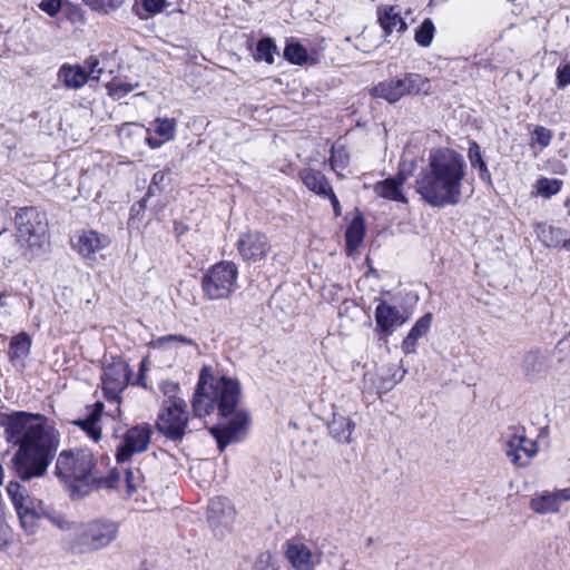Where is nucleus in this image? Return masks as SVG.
Segmentation results:
<instances>
[{"mask_svg": "<svg viewBox=\"0 0 570 570\" xmlns=\"http://www.w3.org/2000/svg\"><path fill=\"white\" fill-rule=\"evenodd\" d=\"M153 435L151 426L148 423L137 424L128 429L119 444L116 446V460L118 463H125L134 454L145 452L150 443Z\"/></svg>", "mask_w": 570, "mask_h": 570, "instance_id": "obj_10", "label": "nucleus"}, {"mask_svg": "<svg viewBox=\"0 0 570 570\" xmlns=\"http://www.w3.org/2000/svg\"><path fill=\"white\" fill-rule=\"evenodd\" d=\"M176 337H177L176 342H178V343H181L185 345H190V346H197V343L194 340H191L185 335L176 334Z\"/></svg>", "mask_w": 570, "mask_h": 570, "instance_id": "obj_58", "label": "nucleus"}, {"mask_svg": "<svg viewBox=\"0 0 570 570\" xmlns=\"http://www.w3.org/2000/svg\"><path fill=\"white\" fill-rule=\"evenodd\" d=\"M407 180V174L399 170L395 175L374 184V193L384 199L407 204V197L403 193V186Z\"/></svg>", "mask_w": 570, "mask_h": 570, "instance_id": "obj_14", "label": "nucleus"}, {"mask_svg": "<svg viewBox=\"0 0 570 570\" xmlns=\"http://www.w3.org/2000/svg\"><path fill=\"white\" fill-rule=\"evenodd\" d=\"M119 535V523L110 519H95L75 528L70 539L73 553H94L109 547Z\"/></svg>", "mask_w": 570, "mask_h": 570, "instance_id": "obj_6", "label": "nucleus"}, {"mask_svg": "<svg viewBox=\"0 0 570 570\" xmlns=\"http://www.w3.org/2000/svg\"><path fill=\"white\" fill-rule=\"evenodd\" d=\"M92 11L109 13L120 8L126 0H81Z\"/></svg>", "mask_w": 570, "mask_h": 570, "instance_id": "obj_37", "label": "nucleus"}, {"mask_svg": "<svg viewBox=\"0 0 570 570\" xmlns=\"http://www.w3.org/2000/svg\"><path fill=\"white\" fill-rule=\"evenodd\" d=\"M466 164L463 156L450 148L433 149L428 165L415 180L416 193L432 207L455 206L461 200Z\"/></svg>", "mask_w": 570, "mask_h": 570, "instance_id": "obj_3", "label": "nucleus"}, {"mask_svg": "<svg viewBox=\"0 0 570 570\" xmlns=\"http://www.w3.org/2000/svg\"><path fill=\"white\" fill-rule=\"evenodd\" d=\"M237 248L244 261L256 262L266 257L269 252L267 237L259 232H248L239 235Z\"/></svg>", "mask_w": 570, "mask_h": 570, "instance_id": "obj_12", "label": "nucleus"}, {"mask_svg": "<svg viewBox=\"0 0 570 570\" xmlns=\"http://www.w3.org/2000/svg\"><path fill=\"white\" fill-rule=\"evenodd\" d=\"M277 53V45L271 37H263L256 43L253 57L257 61H265L268 65L274 63V56Z\"/></svg>", "mask_w": 570, "mask_h": 570, "instance_id": "obj_28", "label": "nucleus"}, {"mask_svg": "<svg viewBox=\"0 0 570 570\" xmlns=\"http://www.w3.org/2000/svg\"><path fill=\"white\" fill-rule=\"evenodd\" d=\"M96 459L91 450L77 448L62 450L56 461L55 474L62 482L71 500H80L94 490L102 488L95 470Z\"/></svg>", "mask_w": 570, "mask_h": 570, "instance_id": "obj_4", "label": "nucleus"}, {"mask_svg": "<svg viewBox=\"0 0 570 570\" xmlns=\"http://www.w3.org/2000/svg\"><path fill=\"white\" fill-rule=\"evenodd\" d=\"M520 452H523L528 458H533L538 452V444L535 441L529 440L523 433L515 432L507 442L505 454L513 464L524 466L527 461H522Z\"/></svg>", "mask_w": 570, "mask_h": 570, "instance_id": "obj_16", "label": "nucleus"}, {"mask_svg": "<svg viewBox=\"0 0 570 570\" xmlns=\"http://www.w3.org/2000/svg\"><path fill=\"white\" fill-rule=\"evenodd\" d=\"M430 94L431 83L429 78L416 72H407L402 77L381 81L370 90L373 98L384 99L389 104H395L405 96H428Z\"/></svg>", "mask_w": 570, "mask_h": 570, "instance_id": "obj_7", "label": "nucleus"}, {"mask_svg": "<svg viewBox=\"0 0 570 570\" xmlns=\"http://www.w3.org/2000/svg\"><path fill=\"white\" fill-rule=\"evenodd\" d=\"M350 160V156L344 147L335 148L332 147L330 166L333 170L337 168L344 169Z\"/></svg>", "mask_w": 570, "mask_h": 570, "instance_id": "obj_41", "label": "nucleus"}, {"mask_svg": "<svg viewBox=\"0 0 570 570\" xmlns=\"http://www.w3.org/2000/svg\"><path fill=\"white\" fill-rule=\"evenodd\" d=\"M145 208H140L139 205H138V202L132 205L131 207V216H138L140 214L141 210H144Z\"/></svg>", "mask_w": 570, "mask_h": 570, "instance_id": "obj_60", "label": "nucleus"}, {"mask_svg": "<svg viewBox=\"0 0 570 570\" xmlns=\"http://www.w3.org/2000/svg\"><path fill=\"white\" fill-rule=\"evenodd\" d=\"M77 426L83 430L87 435L94 441H99L101 439V429L98 425V422L92 421L88 417L79 419L73 422Z\"/></svg>", "mask_w": 570, "mask_h": 570, "instance_id": "obj_40", "label": "nucleus"}, {"mask_svg": "<svg viewBox=\"0 0 570 570\" xmlns=\"http://www.w3.org/2000/svg\"><path fill=\"white\" fill-rule=\"evenodd\" d=\"M406 321L396 306L390 305L386 301L380 299L375 307V331L382 335L390 336L395 326L404 324Z\"/></svg>", "mask_w": 570, "mask_h": 570, "instance_id": "obj_15", "label": "nucleus"}, {"mask_svg": "<svg viewBox=\"0 0 570 570\" xmlns=\"http://www.w3.org/2000/svg\"><path fill=\"white\" fill-rule=\"evenodd\" d=\"M286 558L296 570H312V552L303 543H289L286 549Z\"/></svg>", "mask_w": 570, "mask_h": 570, "instance_id": "obj_22", "label": "nucleus"}, {"mask_svg": "<svg viewBox=\"0 0 570 570\" xmlns=\"http://www.w3.org/2000/svg\"><path fill=\"white\" fill-rule=\"evenodd\" d=\"M365 236V220L363 215L357 212L345 230V245L348 252H354L363 242Z\"/></svg>", "mask_w": 570, "mask_h": 570, "instance_id": "obj_24", "label": "nucleus"}, {"mask_svg": "<svg viewBox=\"0 0 570 570\" xmlns=\"http://www.w3.org/2000/svg\"><path fill=\"white\" fill-rule=\"evenodd\" d=\"M327 428L331 436L338 443L350 444L352 442L351 435L355 423L348 416L334 412Z\"/></svg>", "mask_w": 570, "mask_h": 570, "instance_id": "obj_20", "label": "nucleus"}, {"mask_svg": "<svg viewBox=\"0 0 570 570\" xmlns=\"http://www.w3.org/2000/svg\"><path fill=\"white\" fill-rule=\"evenodd\" d=\"M570 85V63L558 67L557 69V86L564 88Z\"/></svg>", "mask_w": 570, "mask_h": 570, "instance_id": "obj_46", "label": "nucleus"}, {"mask_svg": "<svg viewBox=\"0 0 570 570\" xmlns=\"http://www.w3.org/2000/svg\"><path fill=\"white\" fill-rule=\"evenodd\" d=\"M63 1L65 0H41L38 7L49 17L55 18L61 11Z\"/></svg>", "mask_w": 570, "mask_h": 570, "instance_id": "obj_43", "label": "nucleus"}, {"mask_svg": "<svg viewBox=\"0 0 570 570\" xmlns=\"http://www.w3.org/2000/svg\"><path fill=\"white\" fill-rule=\"evenodd\" d=\"M139 87V82H126L120 80H112L106 85L108 95L116 100L122 99L129 92Z\"/></svg>", "mask_w": 570, "mask_h": 570, "instance_id": "obj_35", "label": "nucleus"}, {"mask_svg": "<svg viewBox=\"0 0 570 570\" xmlns=\"http://www.w3.org/2000/svg\"><path fill=\"white\" fill-rule=\"evenodd\" d=\"M167 170H158L154 174L150 185L148 186L147 193L145 196L138 202L140 208L146 207L147 200L153 196H158L161 194L164 187L163 183L167 176Z\"/></svg>", "mask_w": 570, "mask_h": 570, "instance_id": "obj_34", "label": "nucleus"}, {"mask_svg": "<svg viewBox=\"0 0 570 570\" xmlns=\"http://www.w3.org/2000/svg\"><path fill=\"white\" fill-rule=\"evenodd\" d=\"M120 472L112 470L108 476L98 475V479L102 482V488L115 489L120 481Z\"/></svg>", "mask_w": 570, "mask_h": 570, "instance_id": "obj_48", "label": "nucleus"}, {"mask_svg": "<svg viewBox=\"0 0 570 570\" xmlns=\"http://www.w3.org/2000/svg\"><path fill=\"white\" fill-rule=\"evenodd\" d=\"M145 141L149 146V148H151V149H158V148H160L164 145V142H166L165 139H158V138L153 137V136L146 137Z\"/></svg>", "mask_w": 570, "mask_h": 570, "instance_id": "obj_57", "label": "nucleus"}, {"mask_svg": "<svg viewBox=\"0 0 570 570\" xmlns=\"http://www.w3.org/2000/svg\"><path fill=\"white\" fill-rule=\"evenodd\" d=\"M435 35V26L431 18H425L421 24L415 29L414 40L423 48L431 46Z\"/></svg>", "mask_w": 570, "mask_h": 570, "instance_id": "obj_31", "label": "nucleus"}, {"mask_svg": "<svg viewBox=\"0 0 570 570\" xmlns=\"http://www.w3.org/2000/svg\"><path fill=\"white\" fill-rule=\"evenodd\" d=\"M476 170L479 171V177L482 181H484L487 185L492 186V176L488 168V165H483L482 167H478Z\"/></svg>", "mask_w": 570, "mask_h": 570, "instance_id": "obj_54", "label": "nucleus"}, {"mask_svg": "<svg viewBox=\"0 0 570 570\" xmlns=\"http://www.w3.org/2000/svg\"><path fill=\"white\" fill-rule=\"evenodd\" d=\"M401 380H402V375H400L397 379H395V374H393V376L391 379H383L380 387L385 391H389V390L393 389L397 384V382H400Z\"/></svg>", "mask_w": 570, "mask_h": 570, "instance_id": "obj_56", "label": "nucleus"}, {"mask_svg": "<svg viewBox=\"0 0 570 570\" xmlns=\"http://www.w3.org/2000/svg\"><path fill=\"white\" fill-rule=\"evenodd\" d=\"M298 176L304 186L321 198H325L333 189L330 180L321 170L304 168L299 171Z\"/></svg>", "mask_w": 570, "mask_h": 570, "instance_id": "obj_18", "label": "nucleus"}, {"mask_svg": "<svg viewBox=\"0 0 570 570\" xmlns=\"http://www.w3.org/2000/svg\"><path fill=\"white\" fill-rule=\"evenodd\" d=\"M47 518L55 524L57 525L59 529H68V525H69V522L65 519V517L62 514H59V513H52V514H47Z\"/></svg>", "mask_w": 570, "mask_h": 570, "instance_id": "obj_50", "label": "nucleus"}, {"mask_svg": "<svg viewBox=\"0 0 570 570\" xmlns=\"http://www.w3.org/2000/svg\"><path fill=\"white\" fill-rule=\"evenodd\" d=\"M165 2L166 0H141V6L148 14H156L163 10Z\"/></svg>", "mask_w": 570, "mask_h": 570, "instance_id": "obj_47", "label": "nucleus"}, {"mask_svg": "<svg viewBox=\"0 0 570 570\" xmlns=\"http://www.w3.org/2000/svg\"><path fill=\"white\" fill-rule=\"evenodd\" d=\"M17 253L26 258L43 248L48 242L46 213L36 207H22L14 216Z\"/></svg>", "mask_w": 570, "mask_h": 570, "instance_id": "obj_5", "label": "nucleus"}, {"mask_svg": "<svg viewBox=\"0 0 570 570\" xmlns=\"http://www.w3.org/2000/svg\"><path fill=\"white\" fill-rule=\"evenodd\" d=\"M16 511L20 519L22 528L32 533L36 528V521L39 518L38 513L35 511V509L28 505L21 507L20 510Z\"/></svg>", "mask_w": 570, "mask_h": 570, "instance_id": "obj_38", "label": "nucleus"}, {"mask_svg": "<svg viewBox=\"0 0 570 570\" xmlns=\"http://www.w3.org/2000/svg\"><path fill=\"white\" fill-rule=\"evenodd\" d=\"M6 490L16 510H20L21 507L27 505V501L29 500L27 489L18 481H10Z\"/></svg>", "mask_w": 570, "mask_h": 570, "instance_id": "obj_32", "label": "nucleus"}, {"mask_svg": "<svg viewBox=\"0 0 570 570\" xmlns=\"http://www.w3.org/2000/svg\"><path fill=\"white\" fill-rule=\"evenodd\" d=\"M538 237L547 247H558L562 244L563 247L570 248V239L566 238V233L552 225H538Z\"/></svg>", "mask_w": 570, "mask_h": 570, "instance_id": "obj_25", "label": "nucleus"}, {"mask_svg": "<svg viewBox=\"0 0 570 570\" xmlns=\"http://www.w3.org/2000/svg\"><path fill=\"white\" fill-rule=\"evenodd\" d=\"M177 120L174 118H156L154 121V132L163 137L166 141L175 138Z\"/></svg>", "mask_w": 570, "mask_h": 570, "instance_id": "obj_33", "label": "nucleus"}, {"mask_svg": "<svg viewBox=\"0 0 570 570\" xmlns=\"http://www.w3.org/2000/svg\"><path fill=\"white\" fill-rule=\"evenodd\" d=\"M160 390L168 397V400L164 404H169L171 400H178L176 396L179 391V384L173 381H165L160 384Z\"/></svg>", "mask_w": 570, "mask_h": 570, "instance_id": "obj_45", "label": "nucleus"}, {"mask_svg": "<svg viewBox=\"0 0 570 570\" xmlns=\"http://www.w3.org/2000/svg\"><path fill=\"white\" fill-rule=\"evenodd\" d=\"M186 407L187 404L183 399L164 404L156 422L158 432L173 442L181 441L188 426Z\"/></svg>", "mask_w": 570, "mask_h": 570, "instance_id": "obj_9", "label": "nucleus"}, {"mask_svg": "<svg viewBox=\"0 0 570 570\" xmlns=\"http://www.w3.org/2000/svg\"><path fill=\"white\" fill-rule=\"evenodd\" d=\"M271 554L268 552L261 553L256 560L255 568L257 570H265L268 567Z\"/></svg>", "mask_w": 570, "mask_h": 570, "instance_id": "obj_55", "label": "nucleus"}, {"mask_svg": "<svg viewBox=\"0 0 570 570\" xmlns=\"http://www.w3.org/2000/svg\"><path fill=\"white\" fill-rule=\"evenodd\" d=\"M144 377H145V375H144V362H141V366H140V371H139V375L137 377L136 384L145 386Z\"/></svg>", "mask_w": 570, "mask_h": 570, "instance_id": "obj_59", "label": "nucleus"}, {"mask_svg": "<svg viewBox=\"0 0 570 570\" xmlns=\"http://www.w3.org/2000/svg\"><path fill=\"white\" fill-rule=\"evenodd\" d=\"M9 442L18 445L10 469L20 481L43 476L60 445L58 430L41 414L16 411L1 419Z\"/></svg>", "mask_w": 570, "mask_h": 570, "instance_id": "obj_2", "label": "nucleus"}, {"mask_svg": "<svg viewBox=\"0 0 570 570\" xmlns=\"http://www.w3.org/2000/svg\"><path fill=\"white\" fill-rule=\"evenodd\" d=\"M570 501V488L557 490L554 492L542 491L531 498L529 508L538 514H551L560 511L562 502Z\"/></svg>", "mask_w": 570, "mask_h": 570, "instance_id": "obj_13", "label": "nucleus"}, {"mask_svg": "<svg viewBox=\"0 0 570 570\" xmlns=\"http://www.w3.org/2000/svg\"><path fill=\"white\" fill-rule=\"evenodd\" d=\"M283 56L288 62L297 66H302L308 60L306 48L297 41L287 42Z\"/></svg>", "mask_w": 570, "mask_h": 570, "instance_id": "obj_30", "label": "nucleus"}, {"mask_svg": "<svg viewBox=\"0 0 570 570\" xmlns=\"http://www.w3.org/2000/svg\"><path fill=\"white\" fill-rule=\"evenodd\" d=\"M566 207L568 208V214L570 215V197L567 198L566 203H564Z\"/></svg>", "mask_w": 570, "mask_h": 570, "instance_id": "obj_62", "label": "nucleus"}, {"mask_svg": "<svg viewBox=\"0 0 570 570\" xmlns=\"http://www.w3.org/2000/svg\"><path fill=\"white\" fill-rule=\"evenodd\" d=\"M7 306V294L4 292L0 293V307Z\"/></svg>", "mask_w": 570, "mask_h": 570, "instance_id": "obj_61", "label": "nucleus"}, {"mask_svg": "<svg viewBox=\"0 0 570 570\" xmlns=\"http://www.w3.org/2000/svg\"><path fill=\"white\" fill-rule=\"evenodd\" d=\"M176 334L159 336L153 342L154 347H165L168 343H176Z\"/></svg>", "mask_w": 570, "mask_h": 570, "instance_id": "obj_52", "label": "nucleus"}, {"mask_svg": "<svg viewBox=\"0 0 570 570\" xmlns=\"http://www.w3.org/2000/svg\"><path fill=\"white\" fill-rule=\"evenodd\" d=\"M144 481V475L138 468H128L125 473L127 493L130 495L138 490Z\"/></svg>", "mask_w": 570, "mask_h": 570, "instance_id": "obj_39", "label": "nucleus"}, {"mask_svg": "<svg viewBox=\"0 0 570 570\" xmlns=\"http://www.w3.org/2000/svg\"><path fill=\"white\" fill-rule=\"evenodd\" d=\"M31 337L27 332H20L12 336L9 343V358L10 361L21 360L27 357L31 351Z\"/></svg>", "mask_w": 570, "mask_h": 570, "instance_id": "obj_27", "label": "nucleus"}, {"mask_svg": "<svg viewBox=\"0 0 570 570\" xmlns=\"http://www.w3.org/2000/svg\"><path fill=\"white\" fill-rule=\"evenodd\" d=\"M533 135H534L535 141L541 147H548L550 145L551 138H552V132L550 129L542 127V126H537L533 131Z\"/></svg>", "mask_w": 570, "mask_h": 570, "instance_id": "obj_44", "label": "nucleus"}, {"mask_svg": "<svg viewBox=\"0 0 570 570\" xmlns=\"http://www.w3.org/2000/svg\"><path fill=\"white\" fill-rule=\"evenodd\" d=\"M237 278L238 267L234 262L216 263L202 277L204 295L210 301L228 298L238 288Z\"/></svg>", "mask_w": 570, "mask_h": 570, "instance_id": "obj_8", "label": "nucleus"}, {"mask_svg": "<svg viewBox=\"0 0 570 570\" xmlns=\"http://www.w3.org/2000/svg\"><path fill=\"white\" fill-rule=\"evenodd\" d=\"M468 158L474 169L487 164L482 157L481 147L475 140H469Z\"/></svg>", "mask_w": 570, "mask_h": 570, "instance_id": "obj_42", "label": "nucleus"}, {"mask_svg": "<svg viewBox=\"0 0 570 570\" xmlns=\"http://www.w3.org/2000/svg\"><path fill=\"white\" fill-rule=\"evenodd\" d=\"M85 63H86V67L89 69V72H87L89 75V77H91L94 79H99V77L102 73V69L99 68L100 63H99L98 58L91 56L88 59H86Z\"/></svg>", "mask_w": 570, "mask_h": 570, "instance_id": "obj_49", "label": "nucleus"}, {"mask_svg": "<svg viewBox=\"0 0 570 570\" xmlns=\"http://www.w3.org/2000/svg\"><path fill=\"white\" fill-rule=\"evenodd\" d=\"M432 313H425L421 316L415 324L412 326L407 335L402 342V350L406 354L414 353L416 351V344L430 330L432 324Z\"/></svg>", "mask_w": 570, "mask_h": 570, "instance_id": "obj_21", "label": "nucleus"}, {"mask_svg": "<svg viewBox=\"0 0 570 570\" xmlns=\"http://www.w3.org/2000/svg\"><path fill=\"white\" fill-rule=\"evenodd\" d=\"M562 181L557 178L541 177L537 181V191L539 195L550 198L561 190Z\"/></svg>", "mask_w": 570, "mask_h": 570, "instance_id": "obj_36", "label": "nucleus"}, {"mask_svg": "<svg viewBox=\"0 0 570 570\" xmlns=\"http://www.w3.org/2000/svg\"><path fill=\"white\" fill-rule=\"evenodd\" d=\"M376 17L385 38L391 36L393 31L404 33L409 28L400 11L396 10V6H379L376 8Z\"/></svg>", "mask_w": 570, "mask_h": 570, "instance_id": "obj_17", "label": "nucleus"}, {"mask_svg": "<svg viewBox=\"0 0 570 570\" xmlns=\"http://www.w3.org/2000/svg\"><path fill=\"white\" fill-rule=\"evenodd\" d=\"M325 198H327L331 202L334 216L340 217L342 215V207H341L340 200H338L337 196L335 195L334 190L332 189L328 193V195H326Z\"/></svg>", "mask_w": 570, "mask_h": 570, "instance_id": "obj_51", "label": "nucleus"}, {"mask_svg": "<svg viewBox=\"0 0 570 570\" xmlns=\"http://www.w3.org/2000/svg\"><path fill=\"white\" fill-rule=\"evenodd\" d=\"M107 237L100 236L95 230L83 232L73 243V248L86 258H94L96 253L105 248Z\"/></svg>", "mask_w": 570, "mask_h": 570, "instance_id": "obj_19", "label": "nucleus"}, {"mask_svg": "<svg viewBox=\"0 0 570 570\" xmlns=\"http://www.w3.org/2000/svg\"><path fill=\"white\" fill-rule=\"evenodd\" d=\"M233 508L226 498L217 497L209 501L208 521L213 525L223 524L232 515Z\"/></svg>", "mask_w": 570, "mask_h": 570, "instance_id": "obj_26", "label": "nucleus"}, {"mask_svg": "<svg viewBox=\"0 0 570 570\" xmlns=\"http://www.w3.org/2000/svg\"><path fill=\"white\" fill-rule=\"evenodd\" d=\"M544 366V356L541 350L534 348L527 352L522 358V368L527 376L540 373Z\"/></svg>", "mask_w": 570, "mask_h": 570, "instance_id": "obj_29", "label": "nucleus"}, {"mask_svg": "<svg viewBox=\"0 0 570 570\" xmlns=\"http://www.w3.org/2000/svg\"><path fill=\"white\" fill-rule=\"evenodd\" d=\"M59 78L67 88L79 89L87 83L89 75L86 69L79 65H62L59 69Z\"/></svg>", "mask_w": 570, "mask_h": 570, "instance_id": "obj_23", "label": "nucleus"}, {"mask_svg": "<svg viewBox=\"0 0 570 570\" xmlns=\"http://www.w3.org/2000/svg\"><path fill=\"white\" fill-rule=\"evenodd\" d=\"M131 370L122 358H115L104 367L101 376L104 394L108 401H118L122 391L129 384Z\"/></svg>", "mask_w": 570, "mask_h": 570, "instance_id": "obj_11", "label": "nucleus"}, {"mask_svg": "<svg viewBox=\"0 0 570 570\" xmlns=\"http://www.w3.org/2000/svg\"><path fill=\"white\" fill-rule=\"evenodd\" d=\"M102 410H104V403L98 401L95 403L94 409L88 413V415L86 417H88L92 421L99 422L101 414H102Z\"/></svg>", "mask_w": 570, "mask_h": 570, "instance_id": "obj_53", "label": "nucleus"}, {"mask_svg": "<svg viewBox=\"0 0 570 570\" xmlns=\"http://www.w3.org/2000/svg\"><path fill=\"white\" fill-rule=\"evenodd\" d=\"M242 387L238 380L226 375L216 376L210 366H203L194 392L191 407L195 416L204 417L217 409L220 419L226 423H217L209 428L219 452L232 443L240 442L247 433L250 415L245 409H238Z\"/></svg>", "mask_w": 570, "mask_h": 570, "instance_id": "obj_1", "label": "nucleus"}]
</instances>
